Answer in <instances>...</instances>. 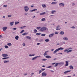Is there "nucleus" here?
<instances>
[{"label":"nucleus","mask_w":77,"mask_h":77,"mask_svg":"<svg viewBox=\"0 0 77 77\" xmlns=\"http://www.w3.org/2000/svg\"><path fill=\"white\" fill-rule=\"evenodd\" d=\"M0 38H3V36L1 35H0Z\"/></svg>","instance_id":"8fccbe9b"},{"label":"nucleus","mask_w":77,"mask_h":77,"mask_svg":"<svg viewBox=\"0 0 77 77\" xmlns=\"http://www.w3.org/2000/svg\"><path fill=\"white\" fill-rule=\"evenodd\" d=\"M23 46H26V44L25 43H23L22 44Z\"/></svg>","instance_id":"864d4df0"},{"label":"nucleus","mask_w":77,"mask_h":77,"mask_svg":"<svg viewBox=\"0 0 77 77\" xmlns=\"http://www.w3.org/2000/svg\"><path fill=\"white\" fill-rule=\"evenodd\" d=\"M45 41L46 42H48L49 41V39H47L45 40Z\"/></svg>","instance_id":"e433bc0d"},{"label":"nucleus","mask_w":77,"mask_h":77,"mask_svg":"<svg viewBox=\"0 0 77 77\" xmlns=\"http://www.w3.org/2000/svg\"><path fill=\"white\" fill-rule=\"evenodd\" d=\"M69 68H70V69H74V67H73V66H69Z\"/></svg>","instance_id":"f3484780"},{"label":"nucleus","mask_w":77,"mask_h":77,"mask_svg":"<svg viewBox=\"0 0 77 77\" xmlns=\"http://www.w3.org/2000/svg\"><path fill=\"white\" fill-rule=\"evenodd\" d=\"M35 56V54H29V57H32V56Z\"/></svg>","instance_id":"aec40b11"},{"label":"nucleus","mask_w":77,"mask_h":77,"mask_svg":"<svg viewBox=\"0 0 77 77\" xmlns=\"http://www.w3.org/2000/svg\"><path fill=\"white\" fill-rule=\"evenodd\" d=\"M45 18H43L41 20V21H45Z\"/></svg>","instance_id":"c756f323"},{"label":"nucleus","mask_w":77,"mask_h":77,"mask_svg":"<svg viewBox=\"0 0 77 77\" xmlns=\"http://www.w3.org/2000/svg\"><path fill=\"white\" fill-rule=\"evenodd\" d=\"M25 38H27V39H30V40H31V39H32V37H30L29 36H26Z\"/></svg>","instance_id":"0eeeda50"},{"label":"nucleus","mask_w":77,"mask_h":77,"mask_svg":"<svg viewBox=\"0 0 77 77\" xmlns=\"http://www.w3.org/2000/svg\"><path fill=\"white\" fill-rule=\"evenodd\" d=\"M72 51V50H69L67 52V53H70V52H71Z\"/></svg>","instance_id":"c9c22d12"},{"label":"nucleus","mask_w":77,"mask_h":77,"mask_svg":"<svg viewBox=\"0 0 77 77\" xmlns=\"http://www.w3.org/2000/svg\"><path fill=\"white\" fill-rule=\"evenodd\" d=\"M13 30H17V28H14L13 29Z\"/></svg>","instance_id":"bf43d9fd"},{"label":"nucleus","mask_w":77,"mask_h":77,"mask_svg":"<svg viewBox=\"0 0 77 77\" xmlns=\"http://www.w3.org/2000/svg\"><path fill=\"white\" fill-rule=\"evenodd\" d=\"M12 17V15L10 14L8 16V17Z\"/></svg>","instance_id":"49530a36"},{"label":"nucleus","mask_w":77,"mask_h":77,"mask_svg":"<svg viewBox=\"0 0 77 77\" xmlns=\"http://www.w3.org/2000/svg\"><path fill=\"white\" fill-rule=\"evenodd\" d=\"M42 7L44 8H46V5L45 4H43L42 5Z\"/></svg>","instance_id":"f8f14e48"},{"label":"nucleus","mask_w":77,"mask_h":77,"mask_svg":"<svg viewBox=\"0 0 77 77\" xmlns=\"http://www.w3.org/2000/svg\"><path fill=\"white\" fill-rule=\"evenodd\" d=\"M2 50H3L2 48H1L0 49V51H2Z\"/></svg>","instance_id":"774afa93"},{"label":"nucleus","mask_w":77,"mask_h":77,"mask_svg":"<svg viewBox=\"0 0 77 77\" xmlns=\"http://www.w3.org/2000/svg\"><path fill=\"white\" fill-rule=\"evenodd\" d=\"M44 56H46V55H47V54L45 52V53L43 54Z\"/></svg>","instance_id":"58836bf2"},{"label":"nucleus","mask_w":77,"mask_h":77,"mask_svg":"<svg viewBox=\"0 0 77 77\" xmlns=\"http://www.w3.org/2000/svg\"><path fill=\"white\" fill-rule=\"evenodd\" d=\"M39 44H40V43H38L37 44V45H39Z\"/></svg>","instance_id":"e2e57ef3"},{"label":"nucleus","mask_w":77,"mask_h":77,"mask_svg":"<svg viewBox=\"0 0 77 77\" xmlns=\"http://www.w3.org/2000/svg\"><path fill=\"white\" fill-rule=\"evenodd\" d=\"M60 27V26L59 25H58L56 27V28H59Z\"/></svg>","instance_id":"13d9d810"},{"label":"nucleus","mask_w":77,"mask_h":77,"mask_svg":"<svg viewBox=\"0 0 77 77\" xmlns=\"http://www.w3.org/2000/svg\"><path fill=\"white\" fill-rule=\"evenodd\" d=\"M46 58H48V59H51V57L49 55H47L45 56Z\"/></svg>","instance_id":"9d476101"},{"label":"nucleus","mask_w":77,"mask_h":77,"mask_svg":"<svg viewBox=\"0 0 77 77\" xmlns=\"http://www.w3.org/2000/svg\"><path fill=\"white\" fill-rule=\"evenodd\" d=\"M20 28L21 29H23V26L20 27Z\"/></svg>","instance_id":"69168bd1"},{"label":"nucleus","mask_w":77,"mask_h":77,"mask_svg":"<svg viewBox=\"0 0 77 77\" xmlns=\"http://www.w3.org/2000/svg\"><path fill=\"white\" fill-rule=\"evenodd\" d=\"M47 75V73H46L45 72H43L42 73V77H45V76H46V75Z\"/></svg>","instance_id":"7ed1b4c3"},{"label":"nucleus","mask_w":77,"mask_h":77,"mask_svg":"<svg viewBox=\"0 0 77 77\" xmlns=\"http://www.w3.org/2000/svg\"><path fill=\"white\" fill-rule=\"evenodd\" d=\"M41 28V27L39 26V27H37L36 28V29H37V30H39V29H40V28Z\"/></svg>","instance_id":"72a5a7b5"},{"label":"nucleus","mask_w":77,"mask_h":77,"mask_svg":"<svg viewBox=\"0 0 77 77\" xmlns=\"http://www.w3.org/2000/svg\"><path fill=\"white\" fill-rule=\"evenodd\" d=\"M56 12V11L55 10H52L51 11V13L52 14H54V13Z\"/></svg>","instance_id":"393cba45"},{"label":"nucleus","mask_w":77,"mask_h":77,"mask_svg":"<svg viewBox=\"0 0 77 77\" xmlns=\"http://www.w3.org/2000/svg\"><path fill=\"white\" fill-rule=\"evenodd\" d=\"M15 38L16 39V40H18V38H19V37L17 35L15 37Z\"/></svg>","instance_id":"4be33fe9"},{"label":"nucleus","mask_w":77,"mask_h":77,"mask_svg":"<svg viewBox=\"0 0 77 77\" xmlns=\"http://www.w3.org/2000/svg\"><path fill=\"white\" fill-rule=\"evenodd\" d=\"M27 35V33H26V32H25L22 35L23 36H24V35Z\"/></svg>","instance_id":"a19ab883"},{"label":"nucleus","mask_w":77,"mask_h":77,"mask_svg":"<svg viewBox=\"0 0 77 77\" xmlns=\"http://www.w3.org/2000/svg\"><path fill=\"white\" fill-rule=\"evenodd\" d=\"M20 22H15V25H16V24H18Z\"/></svg>","instance_id":"ea45409f"},{"label":"nucleus","mask_w":77,"mask_h":77,"mask_svg":"<svg viewBox=\"0 0 77 77\" xmlns=\"http://www.w3.org/2000/svg\"><path fill=\"white\" fill-rule=\"evenodd\" d=\"M7 27H3L2 28V29L3 30V31H5V30H6V29H7Z\"/></svg>","instance_id":"2eb2a0df"},{"label":"nucleus","mask_w":77,"mask_h":77,"mask_svg":"<svg viewBox=\"0 0 77 77\" xmlns=\"http://www.w3.org/2000/svg\"><path fill=\"white\" fill-rule=\"evenodd\" d=\"M58 54H62V53H58Z\"/></svg>","instance_id":"4d7b16f0"},{"label":"nucleus","mask_w":77,"mask_h":77,"mask_svg":"<svg viewBox=\"0 0 77 77\" xmlns=\"http://www.w3.org/2000/svg\"><path fill=\"white\" fill-rule=\"evenodd\" d=\"M47 59H42V60L43 61H46V60H47Z\"/></svg>","instance_id":"c03bdc74"},{"label":"nucleus","mask_w":77,"mask_h":77,"mask_svg":"<svg viewBox=\"0 0 77 77\" xmlns=\"http://www.w3.org/2000/svg\"><path fill=\"white\" fill-rule=\"evenodd\" d=\"M45 34H41V35L42 36H45Z\"/></svg>","instance_id":"2f4dec72"},{"label":"nucleus","mask_w":77,"mask_h":77,"mask_svg":"<svg viewBox=\"0 0 77 77\" xmlns=\"http://www.w3.org/2000/svg\"><path fill=\"white\" fill-rule=\"evenodd\" d=\"M42 71H45V69H42Z\"/></svg>","instance_id":"680f3d73"},{"label":"nucleus","mask_w":77,"mask_h":77,"mask_svg":"<svg viewBox=\"0 0 77 77\" xmlns=\"http://www.w3.org/2000/svg\"><path fill=\"white\" fill-rule=\"evenodd\" d=\"M59 32H55V34H58Z\"/></svg>","instance_id":"3c124183"},{"label":"nucleus","mask_w":77,"mask_h":77,"mask_svg":"<svg viewBox=\"0 0 77 77\" xmlns=\"http://www.w3.org/2000/svg\"><path fill=\"white\" fill-rule=\"evenodd\" d=\"M42 72V70H39V74H40V73H41V72Z\"/></svg>","instance_id":"de8ad7c7"},{"label":"nucleus","mask_w":77,"mask_h":77,"mask_svg":"<svg viewBox=\"0 0 77 77\" xmlns=\"http://www.w3.org/2000/svg\"><path fill=\"white\" fill-rule=\"evenodd\" d=\"M60 34H61V35H64V33L63 31H61L60 33Z\"/></svg>","instance_id":"5701e85b"},{"label":"nucleus","mask_w":77,"mask_h":77,"mask_svg":"<svg viewBox=\"0 0 77 77\" xmlns=\"http://www.w3.org/2000/svg\"><path fill=\"white\" fill-rule=\"evenodd\" d=\"M24 32V30H22L21 32L20 33H23V32Z\"/></svg>","instance_id":"4c0bfd02"},{"label":"nucleus","mask_w":77,"mask_h":77,"mask_svg":"<svg viewBox=\"0 0 77 77\" xmlns=\"http://www.w3.org/2000/svg\"><path fill=\"white\" fill-rule=\"evenodd\" d=\"M38 56L35 57H34L33 58H32V60H36V59H37V58H38Z\"/></svg>","instance_id":"6e6552de"},{"label":"nucleus","mask_w":77,"mask_h":77,"mask_svg":"<svg viewBox=\"0 0 77 77\" xmlns=\"http://www.w3.org/2000/svg\"><path fill=\"white\" fill-rule=\"evenodd\" d=\"M57 3V2H53L51 3V5H56Z\"/></svg>","instance_id":"dca6fc26"},{"label":"nucleus","mask_w":77,"mask_h":77,"mask_svg":"<svg viewBox=\"0 0 77 77\" xmlns=\"http://www.w3.org/2000/svg\"><path fill=\"white\" fill-rule=\"evenodd\" d=\"M54 35V33H52L49 35V38H51V37H53Z\"/></svg>","instance_id":"20e7f679"},{"label":"nucleus","mask_w":77,"mask_h":77,"mask_svg":"<svg viewBox=\"0 0 77 77\" xmlns=\"http://www.w3.org/2000/svg\"><path fill=\"white\" fill-rule=\"evenodd\" d=\"M28 14H29V13H25L24 14V15H28Z\"/></svg>","instance_id":"09e8293b"},{"label":"nucleus","mask_w":77,"mask_h":77,"mask_svg":"<svg viewBox=\"0 0 77 77\" xmlns=\"http://www.w3.org/2000/svg\"><path fill=\"white\" fill-rule=\"evenodd\" d=\"M68 50H69V49H66L64 50V52H66V51H68Z\"/></svg>","instance_id":"bb28decb"},{"label":"nucleus","mask_w":77,"mask_h":77,"mask_svg":"<svg viewBox=\"0 0 77 77\" xmlns=\"http://www.w3.org/2000/svg\"><path fill=\"white\" fill-rule=\"evenodd\" d=\"M60 29H58V28H57V29H56V30H60Z\"/></svg>","instance_id":"6e6d98bb"},{"label":"nucleus","mask_w":77,"mask_h":77,"mask_svg":"<svg viewBox=\"0 0 77 77\" xmlns=\"http://www.w3.org/2000/svg\"><path fill=\"white\" fill-rule=\"evenodd\" d=\"M14 23L13 22H11L10 23V24H11L10 26H12L13 25V24H14Z\"/></svg>","instance_id":"f704fd0d"},{"label":"nucleus","mask_w":77,"mask_h":77,"mask_svg":"<svg viewBox=\"0 0 77 77\" xmlns=\"http://www.w3.org/2000/svg\"><path fill=\"white\" fill-rule=\"evenodd\" d=\"M72 29H75V27L74 26H72L71 27Z\"/></svg>","instance_id":"052dcab7"},{"label":"nucleus","mask_w":77,"mask_h":77,"mask_svg":"<svg viewBox=\"0 0 77 77\" xmlns=\"http://www.w3.org/2000/svg\"><path fill=\"white\" fill-rule=\"evenodd\" d=\"M68 50H72V48H69V49H68Z\"/></svg>","instance_id":"5fc2aeb1"},{"label":"nucleus","mask_w":77,"mask_h":77,"mask_svg":"<svg viewBox=\"0 0 77 77\" xmlns=\"http://www.w3.org/2000/svg\"><path fill=\"white\" fill-rule=\"evenodd\" d=\"M63 39L64 40H65V41H68V38L66 37H65L63 38Z\"/></svg>","instance_id":"4468645a"},{"label":"nucleus","mask_w":77,"mask_h":77,"mask_svg":"<svg viewBox=\"0 0 77 77\" xmlns=\"http://www.w3.org/2000/svg\"><path fill=\"white\" fill-rule=\"evenodd\" d=\"M47 29H48L46 27H42L40 29V30L41 32H42V31H45Z\"/></svg>","instance_id":"f257e3e1"},{"label":"nucleus","mask_w":77,"mask_h":77,"mask_svg":"<svg viewBox=\"0 0 77 77\" xmlns=\"http://www.w3.org/2000/svg\"><path fill=\"white\" fill-rule=\"evenodd\" d=\"M48 68H51V66H50L48 67H47Z\"/></svg>","instance_id":"603ef678"},{"label":"nucleus","mask_w":77,"mask_h":77,"mask_svg":"<svg viewBox=\"0 0 77 77\" xmlns=\"http://www.w3.org/2000/svg\"><path fill=\"white\" fill-rule=\"evenodd\" d=\"M7 45H8V46H11V45H12V44L11 43H8L7 44Z\"/></svg>","instance_id":"7c9ffc66"},{"label":"nucleus","mask_w":77,"mask_h":77,"mask_svg":"<svg viewBox=\"0 0 77 77\" xmlns=\"http://www.w3.org/2000/svg\"><path fill=\"white\" fill-rule=\"evenodd\" d=\"M71 72V70H68L67 71H66L64 72V74H66L68 73V72Z\"/></svg>","instance_id":"6ab92c4d"},{"label":"nucleus","mask_w":77,"mask_h":77,"mask_svg":"<svg viewBox=\"0 0 77 77\" xmlns=\"http://www.w3.org/2000/svg\"><path fill=\"white\" fill-rule=\"evenodd\" d=\"M5 48H8V46L7 45L5 46Z\"/></svg>","instance_id":"37998d69"},{"label":"nucleus","mask_w":77,"mask_h":77,"mask_svg":"<svg viewBox=\"0 0 77 77\" xmlns=\"http://www.w3.org/2000/svg\"><path fill=\"white\" fill-rule=\"evenodd\" d=\"M9 57H5L3 58L2 59H3V60H5V59H9Z\"/></svg>","instance_id":"b1692460"},{"label":"nucleus","mask_w":77,"mask_h":77,"mask_svg":"<svg viewBox=\"0 0 77 77\" xmlns=\"http://www.w3.org/2000/svg\"><path fill=\"white\" fill-rule=\"evenodd\" d=\"M59 6H62L63 7H64V6H65V4L64 3H60L59 4Z\"/></svg>","instance_id":"39448f33"},{"label":"nucleus","mask_w":77,"mask_h":77,"mask_svg":"<svg viewBox=\"0 0 77 77\" xmlns=\"http://www.w3.org/2000/svg\"><path fill=\"white\" fill-rule=\"evenodd\" d=\"M2 55L3 57H7V56H8V55L7 54H3Z\"/></svg>","instance_id":"423d86ee"},{"label":"nucleus","mask_w":77,"mask_h":77,"mask_svg":"<svg viewBox=\"0 0 77 77\" xmlns=\"http://www.w3.org/2000/svg\"><path fill=\"white\" fill-rule=\"evenodd\" d=\"M42 67L43 68H45V66L44 65H43V66H42Z\"/></svg>","instance_id":"0e129e2a"},{"label":"nucleus","mask_w":77,"mask_h":77,"mask_svg":"<svg viewBox=\"0 0 77 77\" xmlns=\"http://www.w3.org/2000/svg\"><path fill=\"white\" fill-rule=\"evenodd\" d=\"M37 11V9H34L32 10H31L30 12H33L34 11Z\"/></svg>","instance_id":"a878e982"},{"label":"nucleus","mask_w":77,"mask_h":77,"mask_svg":"<svg viewBox=\"0 0 77 77\" xmlns=\"http://www.w3.org/2000/svg\"><path fill=\"white\" fill-rule=\"evenodd\" d=\"M69 63V61H66V64H65V66H68V63Z\"/></svg>","instance_id":"9b49d317"},{"label":"nucleus","mask_w":77,"mask_h":77,"mask_svg":"<svg viewBox=\"0 0 77 77\" xmlns=\"http://www.w3.org/2000/svg\"><path fill=\"white\" fill-rule=\"evenodd\" d=\"M7 6H7V5H3V7H4L6 8V7H7Z\"/></svg>","instance_id":"a18cd8bd"},{"label":"nucleus","mask_w":77,"mask_h":77,"mask_svg":"<svg viewBox=\"0 0 77 77\" xmlns=\"http://www.w3.org/2000/svg\"><path fill=\"white\" fill-rule=\"evenodd\" d=\"M59 64V63H57L55 64V67H56V66H57Z\"/></svg>","instance_id":"473e14b6"},{"label":"nucleus","mask_w":77,"mask_h":77,"mask_svg":"<svg viewBox=\"0 0 77 77\" xmlns=\"http://www.w3.org/2000/svg\"><path fill=\"white\" fill-rule=\"evenodd\" d=\"M3 62L4 63H9V60H5L3 61Z\"/></svg>","instance_id":"ddd939ff"},{"label":"nucleus","mask_w":77,"mask_h":77,"mask_svg":"<svg viewBox=\"0 0 77 77\" xmlns=\"http://www.w3.org/2000/svg\"><path fill=\"white\" fill-rule=\"evenodd\" d=\"M75 5V4L74 3H72V6H74Z\"/></svg>","instance_id":"338daca9"},{"label":"nucleus","mask_w":77,"mask_h":77,"mask_svg":"<svg viewBox=\"0 0 77 77\" xmlns=\"http://www.w3.org/2000/svg\"><path fill=\"white\" fill-rule=\"evenodd\" d=\"M63 49H64V48H62V47H60V48H58V51H59V50H63Z\"/></svg>","instance_id":"412c9836"},{"label":"nucleus","mask_w":77,"mask_h":77,"mask_svg":"<svg viewBox=\"0 0 77 77\" xmlns=\"http://www.w3.org/2000/svg\"><path fill=\"white\" fill-rule=\"evenodd\" d=\"M46 14V13H45V12L40 13V15H44V14Z\"/></svg>","instance_id":"a211bd4d"},{"label":"nucleus","mask_w":77,"mask_h":77,"mask_svg":"<svg viewBox=\"0 0 77 77\" xmlns=\"http://www.w3.org/2000/svg\"><path fill=\"white\" fill-rule=\"evenodd\" d=\"M36 35H37V36H38V35H41V33H36Z\"/></svg>","instance_id":"79ce46f5"},{"label":"nucleus","mask_w":77,"mask_h":77,"mask_svg":"<svg viewBox=\"0 0 77 77\" xmlns=\"http://www.w3.org/2000/svg\"><path fill=\"white\" fill-rule=\"evenodd\" d=\"M60 65H63V64H64V63L63 62H61L60 63H59Z\"/></svg>","instance_id":"cd10ccee"},{"label":"nucleus","mask_w":77,"mask_h":77,"mask_svg":"<svg viewBox=\"0 0 77 77\" xmlns=\"http://www.w3.org/2000/svg\"><path fill=\"white\" fill-rule=\"evenodd\" d=\"M29 7H28V6H25L24 7V10L25 12H27V11H29Z\"/></svg>","instance_id":"f03ea898"},{"label":"nucleus","mask_w":77,"mask_h":77,"mask_svg":"<svg viewBox=\"0 0 77 77\" xmlns=\"http://www.w3.org/2000/svg\"><path fill=\"white\" fill-rule=\"evenodd\" d=\"M59 51V50H58V49H57L55 51H54L53 53V54H54L56 53V52H57Z\"/></svg>","instance_id":"1a4fd4ad"},{"label":"nucleus","mask_w":77,"mask_h":77,"mask_svg":"<svg viewBox=\"0 0 77 77\" xmlns=\"http://www.w3.org/2000/svg\"><path fill=\"white\" fill-rule=\"evenodd\" d=\"M37 32V30L35 29L34 30V33H35Z\"/></svg>","instance_id":"c85d7f7f"}]
</instances>
